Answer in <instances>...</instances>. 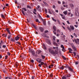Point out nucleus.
Segmentation results:
<instances>
[{
	"label": "nucleus",
	"mask_w": 79,
	"mask_h": 79,
	"mask_svg": "<svg viewBox=\"0 0 79 79\" xmlns=\"http://www.w3.org/2000/svg\"><path fill=\"white\" fill-rule=\"evenodd\" d=\"M72 47L73 49L74 50H75V51H76V48L75 47H74V46L72 45Z\"/></svg>",
	"instance_id": "nucleus-8"
},
{
	"label": "nucleus",
	"mask_w": 79,
	"mask_h": 79,
	"mask_svg": "<svg viewBox=\"0 0 79 79\" xmlns=\"http://www.w3.org/2000/svg\"><path fill=\"white\" fill-rule=\"evenodd\" d=\"M71 12H68V15H71Z\"/></svg>",
	"instance_id": "nucleus-47"
},
{
	"label": "nucleus",
	"mask_w": 79,
	"mask_h": 79,
	"mask_svg": "<svg viewBox=\"0 0 79 79\" xmlns=\"http://www.w3.org/2000/svg\"><path fill=\"white\" fill-rule=\"evenodd\" d=\"M8 23L9 24H11V23H12V22H11L10 21H8Z\"/></svg>",
	"instance_id": "nucleus-55"
},
{
	"label": "nucleus",
	"mask_w": 79,
	"mask_h": 79,
	"mask_svg": "<svg viewBox=\"0 0 79 79\" xmlns=\"http://www.w3.org/2000/svg\"><path fill=\"white\" fill-rule=\"evenodd\" d=\"M53 29L54 31H56V27H55V26L53 27Z\"/></svg>",
	"instance_id": "nucleus-22"
},
{
	"label": "nucleus",
	"mask_w": 79,
	"mask_h": 79,
	"mask_svg": "<svg viewBox=\"0 0 79 79\" xmlns=\"http://www.w3.org/2000/svg\"><path fill=\"white\" fill-rule=\"evenodd\" d=\"M8 34H10V35H12V34H11V32H10V31H9V32H8Z\"/></svg>",
	"instance_id": "nucleus-59"
},
{
	"label": "nucleus",
	"mask_w": 79,
	"mask_h": 79,
	"mask_svg": "<svg viewBox=\"0 0 79 79\" xmlns=\"http://www.w3.org/2000/svg\"><path fill=\"white\" fill-rule=\"evenodd\" d=\"M41 56L42 57V58L43 60H44V58H45V56H43V55H42V54L41 55Z\"/></svg>",
	"instance_id": "nucleus-27"
},
{
	"label": "nucleus",
	"mask_w": 79,
	"mask_h": 79,
	"mask_svg": "<svg viewBox=\"0 0 79 79\" xmlns=\"http://www.w3.org/2000/svg\"><path fill=\"white\" fill-rule=\"evenodd\" d=\"M27 8H30V9H31V7L29 6H27Z\"/></svg>",
	"instance_id": "nucleus-32"
},
{
	"label": "nucleus",
	"mask_w": 79,
	"mask_h": 79,
	"mask_svg": "<svg viewBox=\"0 0 79 79\" xmlns=\"http://www.w3.org/2000/svg\"><path fill=\"white\" fill-rule=\"evenodd\" d=\"M31 62L33 63H34V61L33 60H31Z\"/></svg>",
	"instance_id": "nucleus-46"
},
{
	"label": "nucleus",
	"mask_w": 79,
	"mask_h": 79,
	"mask_svg": "<svg viewBox=\"0 0 79 79\" xmlns=\"http://www.w3.org/2000/svg\"><path fill=\"white\" fill-rule=\"evenodd\" d=\"M74 40H75V42L76 43V44H79V39H75Z\"/></svg>",
	"instance_id": "nucleus-4"
},
{
	"label": "nucleus",
	"mask_w": 79,
	"mask_h": 79,
	"mask_svg": "<svg viewBox=\"0 0 79 79\" xmlns=\"http://www.w3.org/2000/svg\"><path fill=\"white\" fill-rule=\"evenodd\" d=\"M73 53L74 55V56H76V52H73Z\"/></svg>",
	"instance_id": "nucleus-40"
},
{
	"label": "nucleus",
	"mask_w": 79,
	"mask_h": 79,
	"mask_svg": "<svg viewBox=\"0 0 79 79\" xmlns=\"http://www.w3.org/2000/svg\"><path fill=\"white\" fill-rule=\"evenodd\" d=\"M53 44L54 45H56V46H58V44H57V43H56L55 42H53Z\"/></svg>",
	"instance_id": "nucleus-18"
},
{
	"label": "nucleus",
	"mask_w": 79,
	"mask_h": 79,
	"mask_svg": "<svg viewBox=\"0 0 79 79\" xmlns=\"http://www.w3.org/2000/svg\"><path fill=\"white\" fill-rule=\"evenodd\" d=\"M6 79H9V77H5Z\"/></svg>",
	"instance_id": "nucleus-62"
},
{
	"label": "nucleus",
	"mask_w": 79,
	"mask_h": 79,
	"mask_svg": "<svg viewBox=\"0 0 79 79\" xmlns=\"http://www.w3.org/2000/svg\"><path fill=\"white\" fill-rule=\"evenodd\" d=\"M63 13L65 15H66L67 14H68V11H64L63 12Z\"/></svg>",
	"instance_id": "nucleus-20"
},
{
	"label": "nucleus",
	"mask_w": 79,
	"mask_h": 79,
	"mask_svg": "<svg viewBox=\"0 0 79 79\" xmlns=\"http://www.w3.org/2000/svg\"><path fill=\"white\" fill-rule=\"evenodd\" d=\"M32 26H33L35 29H37V27H36V26L34 24H32Z\"/></svg>",
	"instance_id": "nucleus-21"
},
{
	"label": "nucleus",
	"mask_w": 79,
	"mask_h": 79,
	"mask_svg": "<svg viewBox=\"0 0 79 79\" xmlns=\"http://www.w3.org/2000/svg\"><path fill=\"white\" fill-rule=\"evenodd\" d=\"M62 58L64 60H66V58L65 57V56H62Z\"/></svg>",
	"instance_id": "nucleus-29"
},
{
	"label": "nucleus",
	"mask_w": 79,
	"mask_h": 79,
	"mask_svg": "<svg viewBox=\"0 0 79 79\" xmlns=\"http://www.w3.org/2000/svg\"><path fill=\"white\" fill-rule=\"evenodd\" d=\"M3 48H6V46L5 45H3L2 46Z\"/></svg>",
	"instance_id": "nucleus-38"
},
{
	"label": "nucleus",
	"mask_w": 79,
	"mask_h": 79,
	"mask_svg": "<svg viewBox=\"0 0 79 79\" xmlns=\"http://www.w3.org/2000/svg\"><path fill=\"white\" fill-rule=\"evenodd\" d=\"M6 31L7 32L10 31V30H9V29L8 28H7L6 29Z\"/></svg>",
	"instance_id": "nucleus-30"
},
{
	"label": "nucleus",
	"mask_w": 79,
	"mask_h": 79,
	"mask_svg": "<svg viewBox=\"0 0 79 79\" xmlns=\"http://www.w3.org/2000/svg\"><path fill=\"white\" fill-rule=\"evenodd\" d=\"M73 35H74V36H75V37H77V35H76V33H74Z\"/></svg>",
	"instance_id": "nucleus-34"
},
{
	"label": "nucleus",
	"mask_w": 79,
	"mask_h": 79,
	"mask_svg": "<svg viewBox=\"0 0 79 79\" xmlns=\"http://www.w3.org/2000/svg\"><path fill=\"white\" fill-rule=\"evenodd\" d=\"M62 3L63 5H65V4H66V3L64 1H63Z\"/></svg>",
	"instance_id": "nucleus-52"
},
{
	"label": "nucleus",
	"mask_w": 79,
	"mask_h": 79,
	"mask_svg": "<svg viewBox=\"0 0 79 79\" xmlns=\"http://www.w3.org/2000/svg\"><path fill=\"white\" fill-rule=\"evenodd\" d=\"M36 61L38 62V63H40L41 61H42V60L38 58L36 60Z\"/></svg>",
	"instance_id": "nucleus-6"
},
{
	"label": "nucleus",
	"mask_w": 79,
	"mask_h": 79,
	"mask_svg": "<svg viewBox=\"0 0 79 79\" xmlns=\"http://www.w3.org/2000/svg\"><path fill=\"white\" fill-rule=\"evenodd\" d=\"M62 79H66V77L65 76H63L62 77Z\"/></svg>",
	"instance_id": "nucleus-33"
},
{
	"label": "nucleus",
	"mask_w": 79,
	"mask_h": 79,
	"mask_svg": "<svg viewBox=\"0 0 79 79\" xmlns=\"http://www.w3.org/2000/svg\"><path fill=\"white\" fill-rule=\"evenodd\" d=\"M40 64L41 65H43L44 64V63L43 62H40Z\"/></svg>",
	"instance_id": "nucleus-37"
},
{
	"label": "nucleus",
	"mask_w": 79,
	"mask_h": 79,
	"mask_svg": "<svg viewBox=\"0 0 79 79\" xmlns=\"http://www.w3.org/2000/svg\"><path fill=\"white\" fill-rule=\"evenodd\" d=\"M50 76L51 77H53V74H51L50 75Z\"/></svg>",
	"instance_id": "nucleus-48"
},
{
	"label": "nucleus",
	"mask_w": 79,
	"mask_h": 79,
	"mask_svg": "<svg viewBox=\"0 0 79 79\" xmlns=\"http://www.w3.org/2000/svg\"><path fill=\"white\" fill-rule=\"evenodd\" d=\"M49 10V11L48 12V13H50V14H52V12L50 11V10Z\"/></svg>",
	"instance_id": "nucleus-44"
},
{
	"label": "nucleus",
	"mask_w": 79,
	"mask_h": 79,
	"mask_svg": "<svg viewBox=\"0 0 79 79\" xmlns=\"http://www.w3.org/2000/svg\"><path fill=\"white\" fill-rule=\"evenodd\" d=\"M38 16L39 19H40L41 20H42V19H42V17H41V16L40 15V14H39L38 15Z\"/></svg>",
	"instance_id": "nucleus-11"
},
{
	"label": "nucleus",
	"mask_w": 79,
	"mask_h": 79,
	"mask_svg": "<svg viewBox=\"0 0 79 79\" xmlns=\"http://www.w3.org/2000/svg\"><path fill=\"white\" fill-rule=\"evenodd\" d=\"M36 22H39V19H36L35 20Z\"/></svg>",
	"instance_id": "nucleus-54"
},
{
	"label": "nucleus",
	"mask_w": 79,
	"mask_h": 79,
	"mask_svg": "<svg viewBox=\"0 0 79 79\" xmlns=\"http://www.w3.org/2000/svg\"><path fill=\"white\" fill-rule=\"evenodd\" d=\"M69 5L70 6L71 8H72V9L74 8V5L73 4H70Z\"/></svg>",
	"instance_id": "nucleus-9"
},
{
	"label": "nucleus",
	"mask_w": 79,
	"mask_h": 79,
	"mask_svg": "<svg viewBox=\"0 0 79 79\" xmlns=\"http://www.w3.org/2000/svg\"><path fill=\"white\" fill-rule=\"evenodd\" d=\"M70 28L71 29H72V30H74V26H73V25H71L70 26Z\"/></svg>",
	"instance_id": "nucleus-10"
},
{
	"label": "nucleus",
	"mask_w": 79,
	"mask_h": 79,
	"mask_svg": "<svg viewBox=\"0 0 79 79\" xmlns=\"http://www.w3.org/2000/svg\"><path fill=\"white\" fill-rule=\"evenodd\" d=\"M47 43L48 44H49V45L51 44V43H50V40H49L47 39Z\"/></svg>",
	"instance_id": "nucleus-12"
},
{
	"label": "nucleus",
	"mask_w": 79,
	"mask_h": 79,
	"mask_svg": "<svg viewBox=\"0 0 79 79\" xmlns=\"http://www.w3.org/2000/svg\"><path fill=\"white\" fill-rule=\"evenodd\" d=\"M52 7L53 8H54V9H55V5H53Z\"/></svg>",
	"instance_id": "nucleus-56"
},
{
	"label": "nucleus",
	"mask_w": 79,
	"mask_h": 79,
	"mask_svg": "<svg viewBox=\"0 0 79 79\" xmlns=\"http://www.w3.org/2000/svg\"><path fill=\"white\" fill-rule=\"evenodd\" d=\"M60 47L61 48H64V46L63 45V44H62L60 46Z\"/></svg>",
	"instance_id": "nucleus-31"
},
{
	"label": "nucleus",
	"mask_w": 79,
	"mask_h": 79,
	"mask_svg": "<svg viewBox=\"0 0 79 79\" xmlns=\"http://www.w3.org/2000/svg\"><path fill=\"white\" fill-rule=\"evenodd\" d=\"M45 12L46 13H47V9H45Z\"/></svg>",
	"instance_id": "nucleus-51"
},
{
	"label": "nucleus",
	"mask_w": 79,
	"mask_h": 79,
	"mask_svg": "<svg viewBox=\"0 0 79 79\" xmlns=\"http://www.w3.org/2000/svg\"><path fill=\"white\" fill-rule=\"evenodd\" d=\"M75 15L76 16H79V12H75Z\"/></svg>",
	"instance_id": "nucleus-16"
},
{
	"label": "nucleus",
	"mask_w": 79,
	"mask_h": 79,
	"mask_svg": "<svg viewBox=\"0 0 79 79\" xmlns=\"http://www.w3.org/2000/svg\"><path fill=\"white\" fill-rule=\"evenodd\" d=\"M53 32L54 34H55V35L56 34V33L55 31H53Z\"/></svg>",
	"instance_id": "nucleus-63"
},
{
	"label": "nucleus",
	"mask_w": 79,
	"mask_h": 79,
	"mask_svg": "<svg viewBox=\"0 0 79 79\" xmlns=\"http://www.w3.org/2000/svg\"><path fill=\"white\" fill-rule=\"evenodd\" d=\"M8 5H9V4H6V6H8Z\"/></svg>",
	"instance_id": "nucleus-61"
},
{
	"label": "nucleus",
	"mask_w": 79,
	"mask_h": 79,
	"mask_svg": "<svg viewBox=\"0 0 79 79\" xmlns=\"http://www.w3.org/2000/svg\"><path fill=\"white\" fill-rule=\"evenodd\" d=\"M43 3H44V4L45 5H46V6H48V4H47V3H46L45 2H44L43 1Z\"/></svg>",
	"instance_id": "nucleus-25"
},
{
	"label": "nucleus",
	"mask_w": 79,
	"mask_h": 79,
	"mask_svg": "<svg viewBox=\"0 0 79 79\" xmlns=\"http://www.w3.org/2000/svg\"><path fill=\"white\" fill-rule=\"evenodd\" d=\"M42 21L43 22V24L44 26H45L46 25V21L45 20H44V19H42Z\"/></svg>",
	"instance_id": "nucleus-13"
},
{
	"label": "nucleus",
	"mask_w": 79,
	"mask_h": 79,
	"mask_svg": "<svg viewBox=\"0 0 79 79\" xmlns=\"http://www.w3.org/2000/svg\"><path fill=\"white\" fill-rule=\"evenodd\" d=\"M40 53H41V51L40 50H39L38 52H36V54H38V55H39V54H40Z\"/></svg>",
	"instance_id": "nucleus-17"
},
{
	"label": "nucleus",
	"mask_w": 79,
	"mask_h": 79,
	"mask_svg": "<svg viewBox=\"0 0 79 79\" xmlns=\"http://www.w3.org/2000/svg\"><path fill=\"white\" fill-rule=\"evenodd\" d=\"M29 51L30 53L31 52L32 55L34 56H36V55H35V51L33 49H31V48H29Z\"/></svg>",
	"instance_id": "nucleus-2"
},
{
	"label": "nucleus",
	"mask_w": 79,
	"mask_h": 79,
	"mask_svg": "<svg viewBox=\"0 0 79 79\" xmlns=\"http://www.w3.org/2000/svg\"><path fill=\"white\" fill-rule=\"evenodd\" d=\"M56 38V37L55 36H53V39L54 40H55V39Z\"/></svg>",
	"instance_id": "nucleus-39"
},
{
	"label": "nucleus",
	"mask_w": 79,
	"mask_h": 79,
	"mask_svg": "<svg viewBox=\"0 0 79 79\" xmlns=\"http://www.w3.org/2000/svg\"><path fill=\"white\" fill-rule=\"evenodd\" d=\"M5 59L6 60H7V59H8V56H5Z\"/></svg>",
	"instance_id": "nucleus-42"
},
{
	"label": "nucleus",
	"mask_w": 79,
	"mask_h": 79,
	"mask_svg": "<svg viewBox=\"0 0 79 79\" xmlns=\"http://www.w3.org/2000/svg\"><path fill=\"white\" fill-rule=\"evenodd\" d=\"M7 55H9V56L10 55V52H7Z\"/></svg>",
	"instance_id": "nucleus-45"
},
{
	"label": "nucleus",
	"mask_w": 79,
	"mask_h": 79,
	"mask_svg": "<svg viewBox=\"0 0 79 79\" xmlns=\"http://www.w3.org/2000/svg\"><path fill=\"white\" fill-rule=\"evenodd\" d=\"M15 40H19V37L18 36H17V37H15Z\"/></svg>",
	"instance_id": "nucleus-7"
},
{
	"label": "nucleus",
	"mask_w": 79,
	"mask_h": 79,
	"mask_svg": "<svg viewBox=\"0 0 79 79\" xmlns=\"http://www.w3.org/2000/svg\"><path fill=\"white\" fill-rule=\"evenodd\" d=\"M68 69L69 71H71V72H73V73H74V71H73V69L72 68L70 67V66L68 67Z\"/></svg>",
	"instance_id": "nucleus-3"
},
{
	"label": "nucleus",
	"mask_w": 79,
	"mask_h": 79,
	"mask_svg": "<svg viewBox=\"0 0 79 79\" xmlns=\"http://www.w3.org/2000/svg\"><path fill=\"white\" fill-rule=\"evenodd\" d=\"M59 68L60 69H64V67L63 66H62V67H60H60H59Z\"/></svg>",
	"instance_id": "nucleus-24"
},
{
	"label": "nucleus",
	"mask_w": 79,
	"mask_h": 79,
	"mask_svg": "<svg viewBox=\"0 0 79 79\" xmlns=\"http://www.w3.org/2000/svg\"><path fill=\"white\" fill-rule=\"evenodd\" d=\"M39 29L42 32H44V28H43L42 27H39Z\"/></svg>",
	"instance_id": "nucleus-5"
},
{
	"label": "nucleus",
	"mask_w": 79,
	"mask_h": 79,
	"mask_svg": "<svg viewBox=\"0 0 79 79\" xmlns=\"http://www.w3.org/2000/svg\"><path fill=\"white\" fill-rule=\"evenodd\" d=\"M58 47H53V48L54 49H55V48H57V49H56L55 50V52H54V51L53 50H51V49H50L49 50V51L50 53H51L54 56H56V54H58V52H57V50H58Z\"/></svg>",
	"instance_id": "nucleus-1"
},
{
	"label": "nucleus",
	"mask_w": 79,
	"mask_h": 79,
	"mask_svg": "<svg viewBox=\"0 0 79 79\" xmlns=\"http://www.w3.org/2000/svg\"><path fill=\"white\" fill-rule=\"evenodd\" d=\"M16 43H17V44H19V45H20L21 44L20 43H19V42H18V41L17 42H16Z\"/></svg>",
	"instance_id": "nucleus-60"
},
{
	"label": "nucleus",
	"mask_w": 79,
	"mask_h": 79,
	"mask_svg": "<svg viewBox=\"0 0 79 79\" xmlns=\"http://www.w3.org/2000/svg\"><path fill=\"white\" fill-rule=\"evenodd\" d=\"M22 10H23L25 11H27V9L25 8H22Z\"/></svg>",
	"instance_id": "nucleus-23"
},
{
	"label": "nucleus",
	"mask_w": 79,
	"mask_h": 79,
	"mask_svg": "<svg viewBox=\"0 0 79 79\" xmlns=\"http://www.w3.org/2000/svg\"><path fill=\"white\" fill-rule=\"evenodd\" d=\"M68 50L69 51H73V50L71 48H69Z\"/></svg>",
	"instance_id": "nucleus-36"
},
{
	"label": "nucleus",
	"mask_w": 79,
	"mask_h": 79,
	"mask_svg": "<svg viewBox=\"0 0 79 79\" xmlns=\"http://www.w3.org/2000/svg\"><path fill=\"white\" fill-rule=\"evenodd\" d=\"M67 23L68 24H70V23H69V21H67Z\"/></svg>",
	"instance_id": "nucleus-57"
},
{
	"label": "nucleus",
	"mask_w": 79,
	"mask_h": 79,
	"mask_svg": "<svg viewBox=\"0 0 79 79\" xmlns=\"http://www.w3.org/2000/svg\"><path fill=\"white\" fill-rule=\"evenodd\" d=\"M1 16L2 18H3V19H5V16H4V15H3V14H2L1 15Z\"/></svg>",
	"instance_id": "nucleus-19"
},
{
	"label": "nucleus",
	"mask_w": 79,
	"mask_h": 79,
	"mask_svg": "<svg viewBox=\"0 0 79 79\" xmlns=\"http://www.w3.org/2000/svg\"><path fill=\"white\" fill-rule=\"evenodd\" d=\"M44 32L45 33H47V32H48V30L45 31Z\"/></svg>",
	"instance_id": "nucleus-41"
},
{
	"label": "nucleus",
	"mask_w": 79,
	"mask_h": 79,
	"mask_svg": "<svg viewBox=\"0 0 79 79\" xmlns=\"http://www.w3.org/2000/svg\"><path fill=\"white\" fill-rule=\"evenodd\" d=\"M75 12H78V8H75Z\"/></svg>",
	"instance_id": "nucleus-28"
},
{
	"label": "nucleus",
	"mask_w": 79,
	"mask_h": 79,
	"mask_svg": "<svg viewBox=\"0 0 79 79\" xmlns=\"http://www.w3.org/2000/svg\"><path fill=\"white\" fill-rule=\"evenodd\" d=\"M41 65H42L41 64H39L38 66H39V67H41L42 66Z\"/></svg>",
	"instance_id": "nucleus-58"
},
{
	"label": "nucleus",
	"mask_w": 79,
	"mask_h": 79,
	"mask_svg": "<svg viewBox=\"0 0 79 79\" xmlns=\"http://www.w3.org/2000/svg\"><path fill=\"white\" fill-rule=\"evenodd\" d=\"M52 19L54 21H55V22H56V19H55L54 18L52 17Z\"/></svg>",
	"instance_id": "nucleus-26"
},
{
	"label": "nucleus",
	"mask_w": 79,
	"mask_h": 79,
	"mask_svg": "<svg viewBox=\"0 0 79 79\" xmlns=\"http://www.w3.org/2000/svg\"><path fill=\"white\" fill-rule=\"evenodd\" d=\"M21 12L23 15H24V16H25V15H26L25 14V12H24V11L23 10H22Z\"/></svg>",
	"instance_id": "nucleus-14"
},
{
	"label": "nucleus",
	"mask_w": 79,
	"mask_h": 79,
	"mask_svg": "<svg viewBox=\"0 0 79 79\" xmlns=\"http://www.w3.org/2000/svg\"><path fill=\"white\" fill-rule=\"evenodd\" d=\"M68 29L69 30V31H71V29L69 27H68Z\"/></svg>",
	"instance_id": "nucleus-50"
},
{
	"label": "nucleus",
	"mask_w": 79,
	"mask_h": 79,
	"mask_svg": "<svg viewBox=\"0 0 79 79\" xmlns=\"http://www.w3.org/2000/svg\"><path fill=\"white\" fill-rule=\"evenodd\" d=\"M11 41H12V42H15V40L13 39H11Z\"/></svg>",
	"instance_id": "nucleus-49"
},
{
	"label": "nucleus",
	"mask_w": 79,
	"mask_h": 79,
	"mask_svg": "<svg viewBox=\"0 0 79 79\" xmlns=\"http://www.w3.org/2000/svg\"><path fill=\"white\" fill-rule=\"evenodd\" d=\"M67 77H70V76H71V75L70 74H68L67 75Z\"/></svg>",
	"instance_id": "nucleus-35"
},
{
	"label": "nucleus",
	"mask_w": 79,
	"mask_h": 79,
	"mask_svg": "<svg viewBox=\"0 0 79 79\" xmlns=\"http://www.w3.org/2000/svg\"><path fill=\"white\" fill-rule=\"evenodd\" d=\"M43 47L44 50H47V48H46V47L45 46V45L44 44L43 45Z\"/></svg>",
	"instance_id": "nucleus-15"
},
{
	"label": "nucleus",
	"mask_w": 79,
	"mask_h": 79,
	"mask_svg": "<svg viewBox=\"0 0 79 79\" xmlns=\"http://www.w3.org/2000/svg\"><path fill=\"white\" fill-rule=\"evenodd\" d=\"M64 67L65 68H68V67H69V66L66 65V66H65Z\"/></svg>",
	"instance_id": "nucleus-43"
},
{
	"label": "nucleus",
	"mask_w": 79,
	"mask_h": 79,
	"mask_svg": "<svg viewBox=\"0 0 79 79\" xmlns=\"http://www.w3.org/2000/svg\"><path fill=\"white\" fill-rule=\"evenodd\" d=\"M58 3H59V4H61V2H60L59 1H58Z\"/></svg>",
	"instance_id": "nucleus-64"
},
{
	"label": "nucleus",
	"mask_w": 79,
	"mask_h": 79,
	"mask_svg": "<svg viewBox=\"0 0 79 79\" xmlns=\"http://www.w3.org/2000/svg\"><path fill=\"white\" fill-rule=\"evenodd\" d=\"M75 64H78V62H75Z\"/></svg>",
	"instance_id": "nucleus-53"
}]
</instances>
